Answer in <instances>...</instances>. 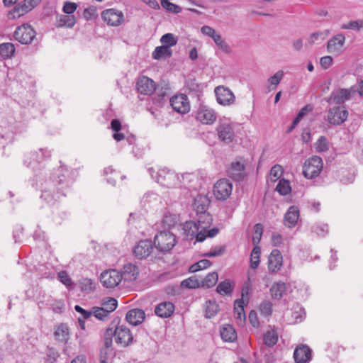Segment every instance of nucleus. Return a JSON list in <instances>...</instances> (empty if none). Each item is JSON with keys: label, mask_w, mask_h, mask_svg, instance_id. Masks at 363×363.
<instances>
[{"label": "nucleus", "mask_w": 363, "mask_h": 363, "mask_svg": "<svg viewBox=\"0 0 363 363\" xmlns=\"http://www.w3.org/2000/svg\"><path fill=\"white\" fill-rule=\"evenodd\" d=\"M142 203L144 206L154 209L160 205L161 198L158 194L154 192H148L143 196Z\"/></svg>", "instance_id": "nucleus-29"}, {"label": "nucleus", "mask_w": 363, "mask_h": 363, "mask_svg": "<svg viewBox=\"0 0 363 363\" xmlns=\"http://www.w3.org/2000/svg\"><path fill=\"white\" fill-rule=\"evenodd\" d=\"M284 75V72L282 70H279L268 79V82L270 85L277 86L281 82Z\"/></svg>", "instance_id": "nucleus-63"}, {"label": "nucleus", "mask_w": 363, "mask_h": 363, "mask_svg": "<svg viewBox=\"0 0 363 363\" xmlns=\"http://www.w3.org/2000/svg\"><path fill=\"white\" fill-rule=\"evenodd\" d=\"M294 358L296 363H306L311 359V350L306 345L296 348L294 352Z\"/></svg>", "instance_id": "nucleus-25"}, {"label": "nucleus", "mask_w": 363, "mask_h": 363, "mask_svg": "<svg viewBox=\"0 0 363 363\" xmlns=\"http://www.w3.org/2000/svg\"><path fill=\"white\" fill-rule=\"evenodd\" d=\"M101 18L111 26H118L123 22V13L114 9L104 10L101 13Z\"/></svg>", "instance_id": "nucleus-17"}, {"label": "nucleus", "mask_w": 363, "mask_h": 363, "mask_svg": "<svg viewBox=\"0 0 363 363\" xmlns=\"http://www.w3.org/2000/svg\"><path fill=\"white\" fill-rule=\"evenodd\" d=\"M136 87L142 94L150 95L155 90V82L147 77L143 76L138 80Z\"/></svg>", "instance_id": "nucleus-23"}, {"label": "nucleus", "mask_w": 363, "mask_h": 363, "mask_svg": "<svg viewBox=\"0 0 363 363\" xmlns=\"http://www.w3.org/2000/svg\"><path fill=\"white\" fill-rule=\"evenodd\" d=\"M299 218V209L296 206H290L284 216V225L288 228L296 225Z\"/></svg>", "instance_id": "nucleus-26"}, {"label": "nucleus", "mask_w": 363, "mask_h": 363, "mask_svg": "<svg viewBox=\"0 0 363 363\" xmlns=\"http://www.w3.org/2000/svg\"><path fill=\"white\" fill-rule=\"evenodd\" d=\"M121 272L122 273V280L125 281H135L139 274L138 267L131 263L125 264Z\"/></svg>", "instance_id": "nucleus-28"}, {"label": "nucleus", "mask_w": 363, "mask_h": 363, "mask_svg": "<svg viewBox=\"0 0 363 363\" xmlns=\"http://www.w3.org/2000/svg\"><path fill=\"white\" fill-rule=\"evenodd\" d=\"M286 284L284 282L274 283L271 289V296L274 299H281L286 292Z\"/></svg>", "instance_id": "nucleus-39"}, {"label": "nucleus", "mask_w": 363, "mask_h": 363, "mask_svg": "<svg viewBox=\"0 0 363 363\" xmlns=\"http://www.w3.org/2000/svg\"><path fill=\"white\" fill-rule=\"evenodd\" d=\"M316 150L318 152H325L328 150L326 138L324 136L320 137L316 143Z\"/></svg>", "instance_id": "nucleus-64"}, {"label": "nucleus", "mask_w": 363, "mask_h": 363, "mask_svg": "<svg viewBox=\"0 0 363 363\" xmlns=\"http://www.w3.org/2000/svg\"><path fill=\"white\" fill-rule=\"evenodd\" d=\"M162 46H167L170 49V47L174 46L177 43V39L172 33H166L163 35L160 39Z\"/></svg>", "instance_id": "nucleus-50"}, {"label": "nucleus", "mask_w": 363, "mask_h": 363, "mask_svg": "<svg viewBox=\"0 0 363 363\" xmlns=\"http://www.w3.org/2000/svg\"><path fill=\"white\" fill-rule=\"evenodd\" d=\"M79 287L82 291L91 292L94 289V282L90 279H82L79 281Z\"/></svg>", "instance_id": "nucleus-55"}, {"label": "nucleus", "mask_w": 363, "mask_h": 363, "mask_svg": "<svg viewBox=\"0 0 363 363\" xmlns=\"http://www.w3.org/2000/svg\"><path fill=\"white\" fill-rule=\"evenodd\" d=\"M176 243V236L169 230L160 231L154 238L155 247L162 252L170 251Z\"/></svg>", "instance_id": "nucleus-3"}, {"label": "nucleus", "mask_w": 363, "mask_h": 363, "mask_svg": "<svg viewBox=\"0 0 363 363\" xmlns=\"http://www.w3.org/2000/svg\"><path fill=\"white\" fill-rule=\"evenodd\" d=\"M77 19L74 15L60 14L56 17V26L57 27L72 28L76 23Z\"/></svg>", "instance_id": "nucleus-33"}, {"label": "nucleus", "mask_w": 363, "mask_h": 363, "mask_svg": "<svg viewBox=\"0 0 363 363\" xmlns=\"http://www.w3.org/2000/svg\"><path fill=\"white\" fill-rule=\"evenodd\" d=\"M217 101L223 106H230L235 102V95L228 88L223 86H217L215 89Z\"/></svg>", "instance_id": "nucleus-19"}, {"label": "nucleus", "mask_w": 363, "mask_h": 363, "mask_svg": "<svg viewBox=\"0 0 363 363\" xmlns=\"http://www.w3.org/2000/svg\"><path fill=\"white\" fill-rule=\"evenodd\" d=\"M104 173L107 177V182L113 186L116 184V179L120 177L123 179L125 177V176H120V174L116 172L111 167L105 168Z\"/></svg>", "instance_id": "nucleus-42"}, {"label": "nucleus", "mask_w": 363, "mask_h": 363, "mask_svg": "<svg viewBox=\"0 0 363 363\" xmlns=\"http://www.w3.org/2000/svg\"><path fill=\"white\" fill-rule=\"evenodd\" d=\"M57 277L68 289L73 286V282L66 271H60L58 272Z\"/></svg>", "instance_id": "nucleus-58"}, {"label": "nucleus", "mask_w": 363, "mask_h": 363, "mask_svg": "<svg viewBox=\"0 0 363 363\" xmlns=\"http://www.w3.org/2000/svg\"><path fill=\"white\" fill-rule=\"evenodd\" d=\"M323 168L322 159L318 156H313L304 162L303 174L307 179H313L319 176Z\"/></svg>", "instance_id": "nucleus-4"}, {"label": "nucleus", "mask_w": 363, "mask_h": 363, "mask_svg": "<svg viewBox=\"0 0 363 363\" xmlns=\"http://www.w3.org/2000/svg\"><path fill=\"white\" fill-rule=\"evenodd\" d=\"M259 310L262 315L270 316L272 313V303L268 300H264L260 303Z\"/></svg>", "instance_id": "nucleus-53"}, {"label": "nucleus", "mask_w": 363, "mask_h": 363, "mask_svg": "<svg viewBox=\"0 0 363 363\" xmlns=\"http://www.w3.org/2000/svg\"><path fill=\"white\" fill-rule=\"evenodd\" d=\"M253 230H254V234L252 235V240L253 244L255 246V245H258V243L259 242V241L261 240V238L262 235V232H263V227H262V224L257 223L254 225Z\"/></svg>", "instance_id": "nucleus-56"}, {"label": "nucleus", "mask_w": 363, "mask_h": 363, "mask_svg": "<svg viewBox=\"0 0 363 363\" xmlns=\"http://www.w3.org/2000/svg\"><path fill=\"white\" fill-rule=\"evenodd\" d=\"M183 230L187 239L196 238L197 242H203L206 238V233L201 230L196 222L192 220L186 221L183 224Z\"/></svg>", "instance_id": "nucleus-13"}, {"label": "nucleus", "mask_w": 363, "mask_h": 363, "mask_svg": "<svg viewBox=\"0 0 363 363\" xmlns=\"http://www.w3.org/2000/svg\"><path fill=\"white\" fill-rule=\"evenodd\" d=\"M209 203L210 200L206 195L198 194L194 198L193 207L196 213H203L204 211H207Z\"/></svg>", "instance_id": "nucleus-30"}, {"label": "nucleus", "mask_w": 363, "mask_h": 363, "mask_svg": "<svg viewBox=\"0 0 363 363\" xmlns=\"http://www.w3.org/2000/svg\"><path fill=\"white\" fill-rule=\"evenodd\" d=\"M145 318V313L143 310L140 308H133L129 310L125 315V320L132 325H138L141 324Z\"/></svg>", "instance_id": "nucleus-24"}, {"label": "nucleus", "mask_w": 363, "mask_h": 363, "mask_svg": "<svg viewBox=\"0 0 363 363\" xmlns=\"http://www.w3.org/2000/svg\"><path fill=\"white\" fill-rule=\"evenodd\" d=\"M36 32L28 24H23L18 26L14 32V38L21 44H30L35 39Z\"/></svg>", "instance_id": "nucleus-10"}, {"label": "nucleus", "mask_w": 363, "mask_h": 363, "mask_svg": "<svg viewBox=\"0 0 363 363\" xmlns=\"http://www.w3.org/2000/svg\"><path fill=\"white\" fill-rule=\"evenodd\" d=\"M161 5L164 9L174 13H179L182 11V9L179 6L169 2L167 0H162Z\"/></svg>", "instance_id": "nucleus-60"}, {"label": "nucleus", "mask_w": 363, "mask_h": 363, "mask_svg": "<svg viewBox=\"0 0 363 363\" xmlns=\"http://www.w3.org/2000/svg\"><path fill=\"white\" fill-rule=\"evenodd\" d=\"M234 286L235 283L233 281L225 279L218 284L216 291L222 296H230Z\"/></svg>", "instance_id": "nucleus-35"}, {"label": "nucleus", "mask_w": 363, "mask_h": 363, "mask_svg": "<svg viewBox=\"0 0 363 363\" xmlns=\"http://www.w3.org/2000/svg\"><path fill=\"white\" fill-rule=\"evenodd\" d=\"M156 173V181L162 186L171 188L177 187V186L179 184V175L174 172L163 169H160Z\"/></svg>", "instance_id": "nucleus-6"}, {"label": "nucleus", "mask_w": 363, "mask_h": 363, "mask_svg": "<svg viewBox=\"0 0 363 363\" xmlns=\"http://www.w3.org/2000/svg\"><path fill=\"white\" fill-rule=\"evenodd\" d=\"M100 281L108 289H113L122 281V273L117 269H108L101 274Z\"/></svg>", "instance_id": "nucleus-9"}, {"label": "nucleus", "mask_w": 363, "mask_h": 363, "mask_svg": "<svg viewBox=\"0 0 363 363\" xmlns=\"http://www.w3.org/2000/svg\"><path fill=\"white\" fill-rule=\"evenodd\" d=\"M174 309L175 306L172 302L164 301L155 307V313L160 318H169L173 314Z\"/></svg>", "instance_id": "nucleus-27"}, {"label": "nucleus", "mask_w": 363, "mask_h": 363, "mask_svg": "<svg viewBox=\"0 0 363 363\" xmlns=\"http://www.w3.org/2000/svg\"><path fill=\"white\" fill-rule=\"evenodd\" d=\"M348 117V111L344 105L330 108L328 111L327 121L333 125L343 123Z\"/></svg>", "instance_id": "nucleus-8"}, {"label": "nucleus", "mask_w": 363, "mask_h": 363, "mask_svg": "<svg viewBox=\"0 0 363 363\" xmlns=\"http://www.w3.org/2000/svg\"><path fill=\"white\" fill-rule=\"evenodd\" d=\"M264 342L268 347H273L278 341V335L274 330H269L264 335Z\"/></svg>", "instance_id": "nucleus-46"}, {"label": "nucleus", "mask_w": 363, "mask_h": 363, "mask_svg": "<svg viewBox=\"0 0 363 363\" xmlns=\"http://www.w3.org/2000/svg\"><path fill=\"white\" fill-rule=\"evenodd\" d=\"M111 313L107 309L103 308L102 307H93L92 315L100 320H105L108 318Z\"/></svg>", "instance_id": "nucleus-49"}, {"label": "nucleus", "mask_w": 363, "mask_h": 363, "mask_svg": "<svg viewBox=\"0 0 363 363\" xmlns=\"http://www.w3.org/2000/svg\"><path fill=\"white\" fill-rule=\"evenodd\" d=\"M283 174V168L279 164L274 165L269 172L270 180L273 182L277 181Z\"/></svg>", "instance_id": "nucleus-54"}, {"label": "nucleus", "mask_w": 363, "mask_h": 363, "mask_svg": "<svg viewBox=\"0 0 363 363\" xmlns=\"http://www.w3.org/2000/svg\"><path fill=\"white\" fill-rule=\"evenodd\" d=\"M118 306V301L114 298L107 297L102 301V308L107 309L109 313L116 310Z\"/></svg>", "instance_id": "nucleus-51"}, {"label": "nucleus", "mask_w": 363, "mask_h": 363, "mask_svg": "<svg viewBox=\"0 0 363 363\" xmlns=\"http://www.w3.org/2000/svg\"><path fill=\"white\" fill-rule=\"evenodd\" d=\"M342 29H350L356 31H359L363 29V20L351 21L347 23L341 25Z\"/></svg>", "instance_id": "nucleus-52"}, {"label": "nucleus", "mask_w": 363, "mask_h": 363, "mask_svg": "<svg viewBox=\"0 0 363 363\" xmlns=\"http://www.w3.org/2000/svg\"><path fill=\"white\" fill-rule=\"evenodd\" d=\"M283 265V257L281 252L274 249L272 251L268 258V269L272 273L279 272Z\"/></svg>", "instance_id": "nucleus-22"}, {"label": "nucleus", "mask_w": 363, "mask_h": 363, "mask_svg": "<svg viewBox=\"0 0 363 363\" xmlns=\"http://www.w3.org/2000/svg\"><path fill=\"white\" fill-rule=\"evenodd\" d=\"M218 275L216 272L208 273L205 278L201 279L202 287L211 288L216 285L218 281Z\"/></svg>", "instance_id": "nucleus-44"}, {"label": "nucleus", "mask_w": 363, "mask_h": 363, "mask_svg": "<svg viewBox=\"0 0 363 363\" xmlns=\"http://www.w3.org/2000/svg\"><path fill=\"white\" fill-rule=\"evenodd\" d=\"M50 150L47 148H39L37 151L25 155L23 164L33 172L41 171L44 168V162L50 159Z\"/></svg>", "instance_id": "nucleus-2"}, {"label": "nucleus", "mask_w": 363, "mask_h": 363, "mask_svg": "<svg viewBox=\"0 0 363 363\" xmlns=\"http://www.w3.org/2000/svg\"><path fill=\"white\" fill-rule=\"evenodd\" d=\"M177 223V216L174 214H166L162 219V225L164 227L171 228L174 227Z\"/></svg>", "instance_id": "nucleus-57"}, {"label": "nucleus", "mask_w": 363, "mask_h": 363, "mask_svg": "<svg viewBox=\"0 0 363 363\" xmlns=\"http://www.w3.org/2000/svg\"><path fill=\"white\" fill-rule=\"evenodd\" d=\"M201 279L196 277V276L191 277L188 279L183 280L181 283V286L186 289H197L202 287Z\"/></svg>", "instance_id": "nucleus-43"}, {"label": "nucleus", "mask_w": 363, "mask_h": 363, "mask_svg": "<svg viewBox=\"0 0 363 363\" xmlns=\"http://www.w3.org/2000/svg\"><path fill=\"white\" fill-rule=\"evenodd\" d=\"M220 336L225 342H232L237 339V333L235 328L230 325H223L220 330Z\"/></svg>", "instance_id": "nucleus-37"}, {"label": "nucleus", "mask_w": 363, "mask_h": 363, "mask_svg": "<svg viewBox=\"0 0 363 363\" xmlns=\"http://www.w3.org/2000/svg\"><path fill=\"white\" fill-rule=\"evenodd\" d=\"M260 253V247L258 245H255L250 255V267L253 269H256L259 264Z\"/></svg>", "instance_id": "nucleus-47"}, {"label": "nucleus", "mask_w": 363, "mask_h": 363, "mask_svg": "<svg viewBox=\"0 0 363 363\" xmlns=\"http://www.w3.org/2000/svg\"><path fill=\"white\" fill-rule=\"evenodd\" d=\"M219 311V306L216 301H207L204 305V315L206 318L214 317Z\"/></svg>", "instance_id": "nucleus-38"}, {"label": "nucleus", "mask_w": 363, "mask_h": 363, "mask_svg": "<svg viewBox=\"0 0 363 363\" xmlns=\"http://www.w3.org/2000/svg\"><path fill=\"white\" fill-rule=\"evenodd\" d=\"M170 104L172 108L179 113H186L190 110V104L186 95L177 94L170 99Z\"/></svg>", "instance_id": "nucleus-18"}, {"label": "nucleus", "mask_w": 363, "mask_h": 363, "mask_svg": "<svg viewBox=\"0 0 363 363\" xmlns=\"http://www.w3.org/2000/svg\"><path fill=\"white\" fill-rule=\"evenodd\" d=\"M41 1L23 0L14 6L13 10L10 11L9 15L12 16L13 18H19L36 7Z\"/></svg>", "instance_id": "nucleus-14"}, {"label": "nucleus", "mask_w": 363, "mask_h": 363, "mask_svg": "<svg viewBox=\"0 0 363 363\" xmlns=\"http://www.w3.org/2000/svg\"><path fill=\"white\" fill-rule=\"evenodd\" d=\"M345 43V36L342 33H338L328 41L327 50L334 55H339L342 52Z\"/></svg>", "instance_id": "nucleus-20"}, {"label": "nucleus", "mask_w": 363, "mask_h": 363, "mask_svg": "<svg viewBox=\"0 0 363 363\" xmlns=\"http://www.w3.org/2000/svg\"><path fill=\"white\" fill-rule=\"evenodd\" d=\"M196 118L202 124L210 125L216 121L217 116L213 109L207 106L201 105L196 112Z\"/></svg>", "instance_id": "nucleus-16"}, {"label": "nucleus", "mask_w": 363, "mask_h": 363, "mask_svg": "<svg viewBox=\"0 0 363 363\" xmlns=\"http://www.w3.org/2000/svg\"><path fill=\"white\" fill-rule=\"evenodd\" d=\"M153 245L151 240H140L134 247L133 254L138 259L147 257L153 250Z\"/></svg>", "instance_id": "nucleus-21"}, {"label": "nucleus", "mask_w": 363, "mask_h": 363, "mask_svg": "<svg viewBox=\"0 0 363 363\" xmlns=\"http://www.w3.org/2000/svg\"><path fill=\"white\" fill-rule=\"evenodd\" d=\"M54 335L57 341L67 342L69 338L68 326L64 323L60 324L56 327Z\"/></svg>", "instance_id": "nucleus-34"}, {"label": "nucleus", "mask_w": 363, "mask_h": 363, "mask_svg": "<svg viewBox=\"0 0 363 363\" xmlns=\"http://www.w3.org/2000/svg\"><path fill=\"white\" fill-rule=\"evenodd\" d=\"M15 53V47L11 43L0 44V55L4 59L11 58Z\"/></svg>", "instance_id": "nucleus-40"}, {"label": "nucleus", "mask_w": 363, "mask_h": 363, "mask_svg": "<svg viewBox=\"0 0 363 363\" xmlns=\"http://www.w3.org/2000/svg\"><path fill=\"white\" fill-rule=\"evenodd\" d=\"M172 55V51L167 46H158L152 52V57L155 60L169 57Z\"/></svg>", "instance_id": "nucleus-41"}, {"label": "nucleus", "mask_w": 363, "mask_h": 363, "mask_svg": "<svg viewBox=\"0 0 363 363\" xmlns=\"http://www.w3.org/2000/svg\"><path fill=\"white\" fill-rule=\"evenodd\" d=\"M73 174V171L67 166L61 165L49 175L45 172L36 174L33 185L41 191L40 198L48 204L52 205L61 196H65L64 191L74 181Z\"/></svg>", "instance_id": "nucleus-1"}, {"label": "nucleus", "mask_w": 363, "mask_h": 363, "mask_svg": "<svg viewBox=\"0 0 363 363\" xmlns=\"http://www.w3.org/2000/svg\"><path fill=\"white\" fill-rule=\"evenodd\" d=\"M276 191L282 196L289 194L291 191L289 182L285 179H279L276 187Z\"/></svg>", "instance_id": "nucleus-45"}, {"label": "nucleus", "mask_w": 363, "mask_h": 363, "mask_svg": "<svg viewBox=\"0 0 363 363\" xmlns=\"http://www.w3.org/2000/svg\"><path fill=\"white\" fill-rule=\"evenodd\" d=\"M180 182L177 187H183L187 189L189 191L195 189L196 187L194 186V183L196 182V176L192 173H185L179 176Z\"/></svg>", "instance_id": "nucleus-31"}, {"label": "nucleus", "mask_w": 363, "mask_h": 363, "mask_svg": "<svg viewBox=\"0 0 363 363\" xmlns=\"http://www.w3.org/2000/svg\"><path fill=\"white\" fill-rule=\"evenodd\" d=\"M355 91L356 90L353 87L349 89H339L333 91L330 96L327 99V101L328 103H335L342 105L345 101L350 100L352 94H354Z\"/></svg>", "instance_id": "nucleus-15"}, {"label": "nucleus", "mask_w": 363, "mask_h": 363, "mask_svg": "<svg viewBox=\"0 0 363 363\" xmlns=\"http://www.w3.org/2000/svg\"><path fill=\"white\" fill-rule=\"evenodd\" d=\"M196 216L197 225H199L201 230L205 233L213 222L211 215L207 213V211H204L203 213H197Z\"/></svg>", "instance_id": "nucleus-32"}, {"label": "nucleus", "mask_w": 363, "mask_h": 363, "mask_svg": "<svg viewBox=\"0 0 363 363\" xmlns=\"http://www.w3.org/2000/svg\"><path fill=\"white\" fill-rule=\"evenodd\" d=\"M114 339L116 344L127 347L133 342V336L130 329L125 325L115 323Z\"/></svg>", "instance_id": "nucleus-7"}, {"label": "nucleus", "mask_w": 363, "mask_h": 363, "mask_svg": "<svg viewBox=\"0 0 363 363\" xmlns=\"http://www.w3.org/2000/svg\"><path fill=\"white\" fill-rule=\"evenodd\" d=\"M246 161L242 157H236L227 169V174L233 180L240 182L246 177Z\"/></svg>", "instance_id": "nucleus-5"}, {"label": "nucleus", "mask_w": 363, "mask_h": 363, "mask_svg": "<svg viewBox=\"0 0 363 363\" xmlns=\"http://www.w3.org/2000/svg\"><path fill=\"white\" fill-rule=\"evenodd\" d=\"M217 135L220 141L225 144H229L233 141L235 132L233 124L230 122H219L216 127Z\"/></svg>", "instance_id": "nucleus-12"}, {"label": "nucleus", "mask_w": 363, "mask_h": 363, "mask_svg": "<svg viewBox=\"0 0 363 363\" xmlns=\"http://www.w3.org/2000/svg\"><path fill=\"white\" fill-rule=\"evenodd\" d=\"M212 39L213 40L214 43L216 44V45L220 48L224 52H229V47L225 43V42L223 40L222 37L220 34L217 33L216 35L212 36Z\"/></svg>", "instance_id": "nucleus-61"}, {"label": "nucleus", "mask_w": 363, "mask_h": 363, "mask_svg": "<svg viewBox=\"0 0 363 363\" xmlns=\"http://www.w3.org/2000/svg\"><path fill=\"white\" fill-rule=\"evenodd\" d=\"M225 251L224 246H216L212 247L208 252L204 254L205 257H214L221 256Z\"/></svg>", "instance_id": "nucleus-59"}, {"label": "nucleus", "mask_w": 363, "mask_h": 363, "mask_svg": "<svg viewBox=\"0 0 363 363\" xmlns=\"http://www.w3.org/2000/svg\"><path fill=\"white\" fill-rule=\"evenodd\" d=\"M77 7V4L74 2L65 1L62 7V11L66 14L73 15Z\"/></svg>", "instance_id": "nucleus-62"}, {"label": "nucleus", "mask_w": 363, "mask_h": 363, "mask_svg": "<svg viewBox=\"0 0 363 363\" xmlns=\"http://www.w3.org/2000/svg\"><path fill=\"white\" fill-rule=\"evenodd\" d=\"M234 315L239 324H242L245 320L244 310V301L242 299H238L234 303Z\"/></svg>", "instance_id": "nucleus-36"}, {"label": "nucleus", "mask_w": 363, "mask_h": 363, "mask_svg": "<svg viewBox=\"0 0 363 363\" xmlns=\"http://www.w3.org/2000/svg\"><path fill=\"white\" fill-rule=\"evenodd\" d=\"M233 184L227 179H221L217 181L213 186V194L216 199L220 201L226 200L231 194Z\"/></svg>", "instance_id": "nucleus-11"}, {"label": "nucleus", "mask_w": 363, "mask_h": 363, "mask_svg": "<svg viewBox=\"0 0 363 363\" xmlns=\"http://www.w3.org/2000/svg\"><path fill=\"white\" fill-rule=\"evenodd\" d=\"M311 231L318 236L324 237L328 233V226L325 223H315L311 228Z\"/></svg>", "instance_id": "nucleus-48"}]
</instances>
